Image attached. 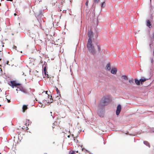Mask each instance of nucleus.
Returning <instances> with one entry per match:
<instances>
[{
  "label": "nucleus",
  "instance_id": "9d476101",
  "mask_svg": "<svg viewBox=\"0 0 154 154\" xmlns=\"http://www.w3.org/2000/svg\"><path fill=\"white\" fill-rule=\"evenodd\" d=\"M21 91V89L19 88H17L16 89V91H17V93H19L20 95H22L20 93V91Z\"/></svg>",
  "mask_w": 154,
  "mask_h": 154
},
{
  "label": "nucleus",
  "instance_id": "f704fd0d",
  "mask_svg": "<svg viewBox=\"0 0 154 154\" xmlns=\"http://www.w3.org/2000/svg\"><path fill=\"white\" fill-rule=\"evenodd\" d=\"M69 135H68L67 137H69Z\"/></svg>",
  "mask_w": 154,
  "mask_h": 154
},
{
  "label": "nucleus",
  "instance_id": "ea45409f",
  "mask_svg": "<svg viewBox=\"0 0 154 154\" xmlns=\"http://www.w3.org/2000/svg\"><path fill=\"white\" fill-rule=\"evenodd\" d=\"M50 113H52V112H50Z\"/></svg>",
  "mask_w": 154,
  "mask_h": 154
},
{
  "label": "nucleus",
  "instance_id": "9b49d317",
  "mask_svg": "<svg viewBox=\"0 0 154 154\" xmlns=\"http://www.w3.org/2000/svg\"><path fill=\"white\" fill-rule=\"evenodd\" d=\"M143 143L144 144L148 146L149 147H150V145L148 142L146 141H144L143 142Z\"/></svg>",
  "mask_w": 154,
  "mask_h": 154
},
{
  "label": "nucleus",
  "instance_id": "dca6fc26",
  "mask_svg": "<svg viewBox=\"0 0 154 154\" xmlns=\"http://www.w3.org/2000/svg\"><path fill=\"white\" fill-rule=\"evenodd\" d=\"M20 92H23L24 94H26V91L23 89H21V91H20Z\"/></svg>",
  "mask_w": 154,
  "mask_h": 154
},
{
  "label": "nucleus",
  "instance_id": "72a5a7b5",
  "mask_svg": "<svg viewBox=\"0 0 154 154\" xmlns=\"http://www.w3.org/2000/svg\"><path fill=\"white\" fill-rule=\"evenodd\" d=\"M29 121V120H26V121ZM27 122V121H26V122Z\"/></svg>",
  "mask_w": 154,
  "mask_h": 154
},
{
  "label": "nucleus",
  "instance_id": "4468645a",
  "mask_svg": "<svg viewBox=\"0 0 154 154\" xmlns=\"http://www.w3.org/2000/svg\"><path fill=\"white\" fill-rule=\"evenodd\" d=\"M106 69L108 70H109L110 69V67L109 64H108L107 65V66H106Z\"/></svg>",
  "mask_w": 154,
  "mask_h": 154
},
{
  "label": "nucleus",
  "instance_id": "5701e85b",
  "mask_svg": "<svg viewBox=\"0 0 154 154\" xmlns=\"http://www.w3.org/2000/svg\"><path fill=\"white\" fill-rule=\"evenodd\" d=\"M88 1H87L86 3V5H88Z\"/></svg>",
  "mask_w": 154,
  "mask_h": 154
},
{
  "label": "nucleus",
  "instance_id": "37998d69",
  "mask_svg": "<svg viewBox=\"0 0 154 154\" xmlns=\"http://www.w3.org/2000/svg\"><path fill=\"white\" fill-rule=\"evenodd\" d=\"M51 97H52V96H51Z\"/></svg>",
  "mask_w": 154,
  "mask_h": 154
},
{
  "label": "nucleus",
  "instance_id": "7c9ffc66",
  "mask_svg": "<svg viewBox=\"0 0 154 154\" xmlns=\"http://www.w3.org/2000/svg\"><path fill=\"white\" fill-rule=\"evenodd\" d=\"M7 1H12V0H6Z\"/></svg>",
  "mask_w": 154,
  "mask_h": 154
},
{
  "label": "nucleus",
  "instance_id": "473e14b6",
  "mask_svg": "<svg viewBox=\"0 0 154 154\" xmlns=\"http://www.w3.org/2000/svg\"><path fill=\"white\" fill-rule=\"evenodd\" d=\"M16 15H17V14H16V13H14V15L15 16Z\"/></svg>",
  "mask_w": 154,
  "mask_h": 154
},
{
  "label": "nucleus",
  "instance_id": "bb28decb",
  "mask_svg": "<svg viewBox=\"0 0 154 154\" xmlns=\"http://www.w3.org/2000/svg\"><path fill=\"white\" fill-rule=\"evenodd\" d=\"M153 62V59H152L151 60V63L152 64Z\"/></svg>",
  "mask_w": 154,
  "mask_h": 154
},
{
  "label": "nucleus",
  "instance_id": "79ce46f5",
  "mask_svg": "<svg viewBox=\"0 0 154 154\" xmlns=\"http://www.w3.org/2000/svg\"><path fill=\"white\" fill-rule=\"evenodd\" d=\"M112 26H113V25H111Z\"/></svg>",
  "mask_w": 154,
  "mask_h": 154
},
{
  "label": "nucleus",
  "instance_id": "20e7f679",
  "mask_svg": "<svg viewBox=\"0 0 154 154\" xmlns=\"http://www.w3.org/2000/svg\"><path fill=\"white\" fill-rule=\"evenodd\" d=\"M88 36L89 37L88 40H91V38L93 36V32L91 30L88 31Z\"/></svg>",
  "mask_w": 154,
  "mask_h": 154
},
{
  "label": "nucleus",
  "instance_id": "c03bdc74",
  "mask_svg": "<svg viewBox=\"0 0 154 154\" xmlns=\"http://www.w3.org/2000/svg\"><path fill=\"white\" fill-rule=\"evenodd\" d=\"M35 100H37L36 99H35Z\"/></svg>",
  "mask_w": 154,
  "mask_h": 154
},
{
  "label": "nucleus",
  "instance_id": "c756f323",
  "mask_svg": "<svg viewBox=\"0 0 154 154\" xmlns=\"http://www.w3.org/2000/svg\"><path fill=\"white\" fill-rule=\"evenodd\" d=\"M8 61H7V63H6V64L7 65H8Z\"/></svg>",
  "mask_w": 154,
  "mask_h": 154
},
{
  "label": "nucleus",
  "instance_id": "393cba45",
  "mask_svg": "<svg viewBox=\"0 0 154 154\" xmlns=\"http://www.w3.org/2000/svg\"><path fill=\"white\" fill-rule=\"evenodd\" d=\"M98 50L99 51H100V48L99 46H98Z\"/></svg>",
  "mask_w": 154,
  "mask_h": 154
},
{
  "label": "nucleus",
  "instance_id": "f8f14e48",
  "mask_svg": "<svg viewBox=\"0 0 154 154\" xmlns=\"http://www.w3.org/2000/svg\"><path fill=\"white\" fill-rule=\"evenodd\" d=\"M122 79H125V80H127L128 79L127 77V76L125 75H122Z\"/></svg>",
  "mask_w": 154,
  "mask_h": 154
},
{
  "label": "nucleus",
  "instance_id": "e433bc0d",
  "mask_svg": "<svg viewBox=\"0 0 154 154\" xmlns=\"http://www.w3.org/2000/svg\"><path fill=\"white\" fill-rule=\"evenodd\" d=\"M78 151H76V152H78Z\"/></svg>",
  "mask_w": 154,
  "mask_h": 154
},
{
  "label": "nucleus",
  "instance_id": "a18cd8bd",
  "mask_svg": "<svg viewBox=\"0 0 154 154\" xmlns=\"http://www.w3.org/2000/svg\"><path fill=\"white\" fill-rule=\"evenodd\" d=\"M0 69H1H1L0 68Z\"/></svg>",
  "mask_w": 154,
  "mask_h": 154
},
{
  "label": "nucleus",
  "instance_id": "39448f33",
  "mask_svg": "<svg viewBox=\"0 0 154 154\" xmlns=\"http://www.w3.org/2000/svg\"><path fill=\"white\" fill-rule=\"evenodd\" d=\"M10 82L11 85V87L13 88H14V86L16 87V83L15 81H11Z\"/></svg>",
  "mask_w": 154,
  "mask_h": 154
},
{
  "label": "nucleus",
  "instance_id": "4be33fe9",
  "mask_svg": "<svg viewBox=\"0 0 154 154\" xmlns=\"http://www.w3.org/2000/svg\"><path fill=\"white\" fill-rule=\"evenodd\" d=\"M74 154V152H70L69 153V154Z\"/></svg>",
  "mask_w": 154,
  "mask_h": 154
},
{
  "label": "nucleus",
  "instance_id": "412c9836",
  "mask_svg": "<svg viewBox=\"0 0 154 154\" xmlns=\"http://www.w3.org/2000/svg\"><path fill=\"white\" fill-rule=\"evenodd\" d=\"M25 125L26 126V127L25 128L26 129H28V127H27V124L26 123L25 124ZM25 127L24 128H25Z\"/></svg>",
  "mask_w": 154,
  "mask_h": 154
},
{
  "label": "nucleus",
  "instance_id": "f3484780",
  "mask_svg": "<svg viewBox=\"0 0 154 154\" xmlns=\"http://www.w3.org/2000/svg\"><path fill=\"white\" fill-rule=\"evenodd\" d=\"M46 70V67H44V74H45V75H47Z\"/></svg>",
  "mask_w": 154,
  "mask_h": 154
},
{
  "label": "nucleus",
  "instance_id": "a19ab883",
  "mask_svg": "<svg viewBox=\"0 0 154 154\" xmlns=\"http://www.w3.org/2000/svg\"><path fill=\"white\" fill-rule=\"evenodd\" d=\"M101 117H103V116H101Z\"/></svg>",
  "mask_w": 154,
  "mask_h": 154
},
{
  "label": "nucleus",
  "instance_id": "a878e982",
  "mask_svg": "<svg viewBox=\"0 0 154 154\" xmlns=\"http://www.w3.org/2000/svg\"><path fill=\"white\" fill-rule=\"evenodd\" d=\"M14 48L15 49H16L17 48V47L16 46H14Z\"/></svg>",
  "mask_w": 154,
  "mask_h": 154
},
{
  "label": "nucleus",
  "instance_id": "b1692460",
  "mask_svg": "<svg viewBox=\"0 0 154 154\" xmlns=\"http://www.w3.org/2000/svg\"><path fill=\"white\" fill-rule=\"evenodd\" d=\"M16 86H17V85H19L20 84L19 83H16Z\"/></svg>",
  "mask_w": 154,
  "mask_h": 154
},
{
  "label": "nucleus",
  "instance_id": "f257e3e1",
  "mask_svg": "<svg viewBox=\"0 0 154 154\" xmlns=\"http://www.w3.org/2000/svg\"><path fill=\"white\" fill-rule=\"evenodd\" d=\"M87 46L89 51L91 52L92 54H94L95 53V51L94 47L93 46L91 40H88Z\"/></svg>",
  "mask_w": 154,
  "mask_h": 154
},
{
  "label": "nucleus",
  "instance_id": "1a4fd4ad",
  "mask_svg": "<svg viewBox=\"0 0 154 154\" xmlns=\"http://www.w3.org/2000/svg\"><path fill=\"white\" fill-rule=\"evenodd\" d=\"M135 82L137 85H140V79L138 80V79H135Z\"/></svg>",
  "mask_w": 154,
  "mask_h": 154
},
{
  "label": "nucleus",
  "instance_id": "4c0bfd02",
  "mask_svg": "<svg viewBox=\"0 0 154 154\" xmlns=\"http://www.w3.org/2000/svg\"><path fill=\"white\" fill-rule=\"evenodd\" d=\"M1 60V59L0 58V60Z\"/></svg>",
  "mask_w": 154,
  "mask_h": 154
},
{
  "label": "nucleus",
  "instance_id": "2eb2a0df",
  "mask_svg": "<svg viewBox=\"0 0 154 154\" xmlns=\"http://www.w3.org/2000/svg\"><path fill=\"white\" fill-rule=\"evenodd\" d=\"M105 5H106L105 2H103V3H102L101 4V7L102 8H104L105 6Z\"/></svg>",
  "mask_w": 154,
  "mask_h": 154
},
{
  "label": "nucleus",
  "instance_id": "f03ea898",
  "mask_svg": "<svg viewBox=\"0 0 154 154\" xmlns=\"http://www.w3.org/2000/svg\"><path fill=\"white\" fill-rule=\"evenodd\" d=\"M109 102V99L107 98L104 97L103 98L100 102V104L102 106L106 105Z\"/></svg>",
  "mask_w": 154,
  "mask_h": 154
},
{
  "label": "nucleus",
  "instance_id": "6ab92c4d",
  "mask_svg": "<svg viewBox=\"0 0 154 154\" xmlns=\"http://www.w3.org/2000/svg\"><path fill=\"white\" fill-rule=\"evenodd\" d=\"M55 88H56V90L57 91V94H58V93L59 92V90H58V89L56 87H55Z\"/></svg>",
  "mask_w": 154,
  "mask_h": 154
},
{
  "label": "nucleus",
  "instance_id": "7ed1b4c3",
  "mask_svg": "<svg viewBox=\"0 0 154 154\" xmlns=\"http://www.w3.org/2000/svg\"><path fill=\"white\" fill-rule=\"evenodd\" d=\"M121 109V106L120 104H119L117 106L116 113L117 115H118L120 113Z\"/></svg>",
  "mask_w": 154,
  "mask_h": 154
},
{
  "label": "nucleus",
  "instance_id": "c9c22d12",
  "mask_svg": "<svg viewBox=\"0 0 154 154\" xmlns=\"http://www.w3.org/2000/svg\"><path fill=\"white\" fill-rule=\"evenodd\" d=\"M0 91L1 92L2 91L1 90V89H0Z\"/></svg>",
  "mask_w": 154,
  "mask_h": 154
},
{
  "label": "nucleus",
  "instance_id": "0eeeda50",
  "mask_svg": "<svg viewBox=\"0 0 154 154\" xmlns=\"http://www.w3.org/2000/svg\"><path fill=\"white\" fill-rule=\"evenodd\" d=\"M111 72L113 74H116V69L115 68H112L111 70Z\"/></svg>",
  "mask_w": 154,
  "mask_h": 154
},
{
  "label": "nucleus",
  "instance_id": "2f4dec72",
  "mask_svg": "<svg viewBox=\"0 0 154 154\" xmlns=\"http://www.w3.org/2000/svg\"><path fill=\"white\" fill-rule=\"evenodd\" d=\"M48 92V91H45V94H47V92Z\"/></svg>",
  "mask_w": 154,
  "mask_h": 154
},
{
  "label": "nucleus",
  "instance_id": "ddd939ff",
  "mask_svg": "<svg viewBox=\"0 0 154 154\" xmlns=\"http://www.w3.org/2000/svg\"><path fill=\"white\" fill-rule=\"evenodd\" d=\"M146 79H140V83H141V84H142L143 82L144 81H146Z\"/></svg>",
  "mask_w": 154,
  "mask_h": 154
},
{
  "label": "nucleus",
  "instance_id": "cd10ccee",
  "mask_svg": "<svg viewBox=\"0 0 154 154\" xmlns=\"http://www.w3.org/2000/svg\"><path fill=\"white\" fill-rule=\"evenodd\" d=\"M7 101L8 103H9L10 101V100L7 99Z\"/></svg>",
  "mask_w": 154,
  "mask_h": 154
},
{
  "label": "nucleus",
  "instance_id": "aec40b11",
  "mask_svg": "<svg viewBox=\"0 0 154 154\" xmlns=\"http://www.w3.org/2000/svg\"><path fill=\"white\" fill-rule=\"evenodd\" d=\"M129 82L130 84H132L133 83V81L132 80H129Z\"/></svg>",
  "mask_w": 154,
  "mask_h": 154
},
{
  "label": "nucleus",
  "instance_id": "c85d7f7f",
  "mask_svg": "<svg viewBox=\"0 0 154 154\" xmlns=\"http://www.w3.org/2000/svg\"><path fill=\"white\" fill-rule=\"evenodd\" d=\"M153 37L154 38V32L152 33Z\"/></svg>",
  "mask_w": 154,
  "mask_h": 154
},
{
  "label": "nucleus",
  "instance_id": "6e6552de",
  "mask_svg": "<svg viewBox=\"0 0 154 154\" xmlns=\"http://www.w3.org/2000/svg\"><path fill=\"white\" fill-rule=\"evenodd\" d=\"M146 25L147 26H148L149 28L152 27L151 24L149 20H147L146 21Z\"/></svg>",
  "mask_w": 154,
  "mask_h": 154
},
{
  "label": "nucleus",
  "instance_id": "a211bd4d",
  "mask_svg": "<svg viewBox=\"0 0 154 154\" xmlns=\"http://www.w3.org/2000/svg\"><path fill=\"white\" fill-rule=\"evenodd\" d=\"M99 0H94V4L95 3H98Z\"/></svg>",
  "mask_w": 154,
  "mask_h": 154
},
{
  "label": "nucleus",
  "instance_id": "58836bf2",
  "mask_svg": "<svg viewBox=\"0 0 154 154\" xmlns=\"http://www.w3.org/2000/svg\"><path fill=\"white\" fill-rule=\"evenodd\" d=\"M20 52L22 53V51H21Z\"/></svg>",
  "mask_w": 154,
  "mask_h": 154
},
{
  "label": "nucleus",
  "instance_id": "423d86ee",
  "mask_svg": "<svg viewBox=\"0 0 154 154\" xmlns=\"http://www.w3.org/2000/svg\"><path fill=\"white\" fill-rule=\"evenodd\" d=\"M27 108V107L26 105L25 104L23 105L22 107L23 112H24Z\"/></svg>",
  "mask_w": 154,
  "mask_h": 154
}]
</instances>
